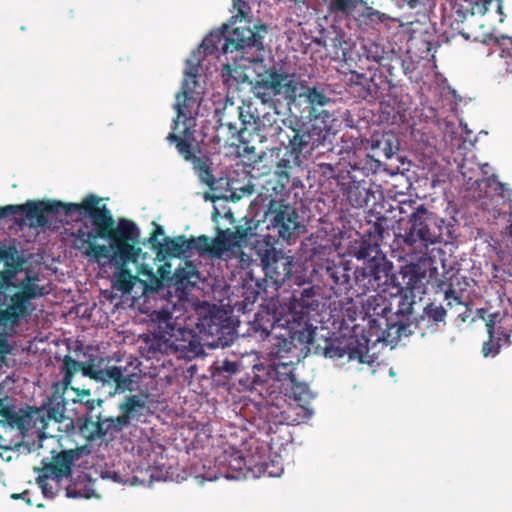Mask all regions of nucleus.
I'll use <instances>...</instances> for the list:
<instances>
[{"instance_id": "nucleus-1", "label": "nucleus", "mask_w": 512, "mask_h": 512, "mask_svg": "<svg viewBox=\"0 0 512 512\" xmlns=\"http://www.w3.org/2000/svg\"><path fill=\"white\" fill-rule=\"evenodd\" d=\"M275 337L270 355L274 357L268 365L266 375L281 383L280 389L296 378L295 366L300 361V353H314L326 358L341 359L348 357V361L357 360L359 363H369L368 339L357 334L340 337H321L315 339V332L306 324H299L290 333Z\"/></svg>"}, {"instance_id": "nucleus-2", "label": "nucleus", "mask_w": 512, "mask_h": 512, "mask_svg": "<svg viewBox=\"0 0 512 512\" xmlns=\"http://www.w3.org/2000/svg\"><path fill=\"white\" fill-rule=\"evenodd\" d=\"M100 198L96 195H88L81 203H62L55 200H37V209L34 222L30 227L38 228L48 225V215L62 213L66 217L78 218L85 216L90 218L92 230H88L87 223H84L74 234L75 249L84 252L93 241L105 239L112 232L113 216L111 211L104 205L99 207Z\"/></svg>"}, {"instance_id": "nucleus-3", "label": "nucleus", "mask_w": 512, "mask_h": 512, "mask_svg": "<svg viewBox=\"0 0 512 512\" xmlns=\"http://www.w3.org/2000/svg\"><path fill=\"white\" fill-rule=\"evenodd\" d=\"M13 277L11 271L0 273V346L5 342V329L28 317L33 310L31 300L46 294L36 276L27 274L19 285L13 283Z\"/></svg>"}, {"instance_id": "nucleus-4", "label": "nucleus", "mask_w": 512, "mask_h": 512, "mask_svg": "<svg viewBox=\"0 0 512 512\" xmlns=\"http://www.w3.org/2000/svg\"><path fill=\"white\" fill-rule=\"evenodd\" d=\"M443 224V219L419 205L401 228L403 232L396 235L395 242L411 262L422 263L428 258L429 246L443 240Z\"/></svg>"}, {"instance_id": "nucleus-5", "label": "nucleus", "mask_w": 512, "mask_h": 512, "mask_svg": "<svg viewBox=\"0 0 512 512\" xmlns=\"http://www.w3.org/2000/svg\"><path fill=\"white\" fill-rule=\"evenodd\" d=\"M418 282L419 277L411 275L410 279L406 282L405 289L402 287L398 288L400 299L396 315L406 321H410L413 314V306L415 304L413 289L416 287ZM389 313H391V309L388 306L382 307L380 311H377V308H374V314L378 317L370 318L368 321L369 336L365 335L368 339V343L371 341L369 337L373 336L376 338L375 342H393L400 340L402 336H408L411 333L409 323L404 320L392 321L388 316ZM361 336H364V334ZM368 356V359L371 362L370 355L368 354Z\"/></svg>"}, {"instance_id": "nucleus-6", "label": "nucleus", "mask_w": 512, "mask_h": 512, "mask_svg": "<svg viewBox=\"0 0 512 512\" xmlns=\"http://www.w3.org/2000/svg\"><path fill=\"white\" fill-rule=\"evenodd\" d=\"M263 204L266 206L264 211V220L267 223V229L270 236L277 242L291 244L298 237V230L301 227L300 216L294 205H292L283 194L276 193L263 198Z\"/></svg>"}, {"instance_id": "nucleus-7", "label": "nucleus", "mask_w": 512, "mask_h": 512, "mask_svg": "<svg viewBox=\"0 0 512 512\" xmlns=\"http://www.w3.org/2000/svg\"><path fill=\"white\" fill-rule=\"evenodd\" d=\"M230 25L224 24L220 31L211 33L206 37L200 47H202L207 54H212L217 49L218 44L221 40H224L222 44V52L227 54L228 52L255 49L256 51L264 50V35L267 33L268 28L264 24L254 25L253 28L246 26L235 27L229 35H226Z\"/></svg>"}, {"instance_id": "nucleus-8", "label": "nucleus", "mask_w": 512, "mask_h": 512, "mask_svg": "<svg viewBox=\"0 0 512 512\" xmlns=\"http://www.w3.org/2000/svg\"><path fill=\"white\" fill-rule=\"evenodd\" d=\"M184 123V128L178 133H169L166 137L167 141L175 145L179 155L187 162L192 164V167L197 174L201 183L214 190L216 180L211 169V159L208 156H197L196 151H200L198 145H194V133L191 126L194 124V117L191 121L181 118Z\"/></svg>"}, {"instance_id": "nucleus-9", "label": "nucleus", "mask_w": 512, "mask_h": 512, "mask_svg": "<svg viewBox=\"0 0 512 512\" xmlns=\"http://www.w3.org/2000/svg\"><path fill=\"white\" fill-rule=\"evenodd\" d=\"M306 82L295 72L290 73L282 66L273 65L265 71L257 84L272 96H281L291 109L300 104Z\"/></svg>"}, {"instance_id": "nucleus-10", "label": "nucleus", "mask_w": 512, "mask_h": 512, "mask_svg": "<svg viewBox=\"0 0 512 512\" xmlns=\"http://www.w3.org/2000/svg\"><path fill=\"white\" fill-rule=\"evenodd\" d=\"M393 264L387 258L368 259L353 271L354 292L353 296L359 297L367 293L386 292V286L392 281Z\"/></svg>"}, {"instance_id": "nucleus-11", "label": "nucleus", "mask_w": 512, "mask_h": 512, "mask_svg": "<svg viewBox=\"0 0 512 512\" xmlns=\"http://www.w3.org/2000/svg\"><path fill=\"white\" fill-rule=\"evenodd\" d=\"M106 239L111 241L112 259L118 267H124L130 261H137L141 252V249L136 247L140 241V231L133 221L121 218L116 226L113 219L112 232Z\"/></svg>"}, {"instance_id": "nucleus-12", "label": "nucleus", "mask_w": 512, "mask_h": 512, "mask_svg": "<svg viewBox=\"0 0 512 512\" xmlns=\"http://www.w3.org/2000/svg\"><path fill=\"white\" fill-rule=\"evenodd\" d=\"M200 61L194 63L193 60L186 61L187 68L184 71V77L181 90L176 95L174 108L177 111V117L174 120L173 129L178 130L181 118L191 121L193 110L197 107L200 96L203 93L202 87L198 82Z\"/></svg>"}, {"instance_id": "nucleus-13", "label": "nucleus", "mask_w": 512, "mask_h": 512, "mask_svg": "<svg viewBox=\"0 0 512 512\" xmlns=\"http://www.w3.org/2000/svg\"><path fill=\"white\" fill-rule=\"evenodd\" d=\"M152 320L156 324V338L169 343L175 350L186 351L194 344L195 335L191 329L182 327L169 308L154 311Z\"/></svg>"}, {"instance_id": "nucleus-14", "label": "nucleus", "mask_w": 512, "mask_h": 512, "mask_svg": "<svg viewBox=\"0 0 512 512\" xmlns=\"http://www.w3.org/2000/svg\"><path fill=\"white\" fill-rule=\"evenodd\" d=\"M478 316L486 321L488 340L483 343L484 357H495L503 346H509L512 333V315L509 313L488 314L485 309L478 310Z\"/></svg>"}, {"instance_id": "nucleus-15", "label": "nucleus", "mask_w": 512, "mask_h": 512, "mask_svg": "<svg viewBox=\"0 0 512 512\" xmlns=\"http://www.w3.org/2000/svg\"><path fill=\"white\" fill-rule=\"evenodd\" d=\"M6 426L25 434L31 429L45 428L46 423L41 409L26 406L16 410L14 405L5 404L4 399H0V427Z\"/></svg>"}, {"instance_id": "nucleus-16", "label": "nucleus", "mask_w": 512, "mask_h": 512, "mask_svg": "<svg viewBox=\"0 0 512 512\" xmlns=\"http://www.w3.org/2000/svg\"><path fill=\"white\" fill-rule=\"evenodd\" d=\"M80 435L87 441L113 440L117 434L123 431L128 425L120 417H105L96 415L95 419L91 414H86L77 420Z\"/></svg>"}, {"instance_id": "nucleus-17", "label": "nucleus", "mask_w": 512, "mask_h": 512, "mask_svg": "<svg viewBox=\"0 0 512 512\" xmlns=\"http://www.w3.org/2000/svg\"><path fill=\"white\" fill-rule=\"evenodd\" d=\"M265 276L272 280L273 284L281 287L292 276L294 266L293 258L282 250L273 246H266L258 250Z\"/></svg>"}, {"instance_id": "nucleus-18", "label": "nucleus", "mask_w": 512, "mask_h": 512, "mask_svg": "<svg viewBox=\"0 0 512 512\" xmlns=\"http://www.w3.org/2000/svg\"><path fill=\"white\" fill-rule=\"evenodd\" d=\"M320 305L318 294L314 286L304 288L299 294L295 291L293 293V300L291 302V319L287 320L288 328L286 333H290L293 328H299V324H306L316 332V327L309 323L310 315L312 312H317ZM315 339L317 333H315Z\"/></svg>"}, {"instance_id": "nucleus-19", "label": "nucleus", "mask_w": 512, "mask_h": 512, "mask_svg": "<svg viewBox=\"0 0 512 512\" xmlns=\"http://www.w3.org/2000/svg\"><path fill=\"white\" fill-rule=\"evenodd\" d=\"M80 457L78 449L63 450L58 453H52L51 460L43 459L41 461V472L51 476V480L59 485L63 478L72 475V467L75 461Z\"/></svg>"}, {"instance_id": "nucleus-20", "label": "nucleus", "mask_w": 512, "mask_h": 512, "mask_svg": "<svg viewBox=\"0 0 512 512\" xmlns=\"http://www.w3.org/2000/svg\"><path fill=\"white\" fill-rule=\"evenodd\" d=\"M351 268L347 263L327 265L322 277L337 297L349 296L354 292V278L351 279Z\"/></svg>"}, {"instance_id": "nucleus-21", "label": "nucleus", "mask_w": 512, "mask_h": 512, "mask_svg": "<svg viewBox=\"0 0 512 512\" xmlns=\"http://www.w3.org/2000/svg\"><path fill=\"white\" fill-rule=\"evenodd\" d=\"M79 371L85 377H89L97 382H102L103 384H106L108 368L97 369L93 362H79L72 358L70 355H66L64 356L63 363L61 365L64 388L71 387L73 377Z\"/></svg>"}, {"instance_id": "nucleus-22", "label": "nucleus", "mask_w": 512, "mask_h": 512, "mask_svg": "<svg viewBox=\"0 0 512 512\" xmlns=\"http://www.w3.org/2000/svg\"><path fill=\"white\" fill-rule=\"evenodd\" d=\"M69 388H64L63 380L61 382L54 383L52 385V395L48 399V403L46 405V415L44 410H42L45 423H47V419H52L56 422H62L65 418V412L67 410V399L65 397L66 392ZM47 426H45L46 428ZM38 429L39 431L44 430Z\"/></svg>"}, {"instance_id": "nucleus-23", "label": "nucleus", "mask_w": 512, "mask_h": 512, "mask_svg": "<svg viewBox=\"0 0 512 512\" xmlns=\"http://www.w3.org/2000/svg\"><path fill=\"white\" fill-rule=\"evenodd\" d=\"M364 162L365 163L362 166H360L361 163L350 165V169H347L346 166L338 164L337 173L334 180L340 187V190H344L345 187H348L349 184L354 182V179L358 178L356 172H361L362 175H368L369 171L375 172L380 166V161L374 159L373 156L369 154L365 155Z\"/></svg>"}, {"instance_id": "nucleus-24", "label": "nucleus", "mask_w": 512, "mask_h": 512, "mask_svg": "<svg viewBox=\"0 0 512 512\" xmlns=\"http://www.w3.org/2000/svg\"><path fill=\"white\" fill-rule=\"evenodd\" d=\"M37 201L28 200L24 204H11L0 207V220L6 217H13L15 222L22 226L25 224V218L34 222L36 216Z\"/></svg>"}, {"instance_id": "nucleus-25", "label": "nucleus", "mask_w": 512, "mask_h": 512, "mask_svg": "<svg viewBox=\"0 0 512 512\" xmlns=\"http://www.w3.org/2000/svg\"><path fill=\"white\" fill-rule=\"evenodd\" d=\"M158 255H162L163 258H181L190 257V246L188 239L184 235H179L174 238L165 237L164 243H157Z\"/></svg>"}, {"instance_id": "nucleus-26", "label": "nucleus", "mask_w": 512, "mask_h": 512, "mask_svg": "<svg viewBox=\"0 0 512 512\" xmlns=\"http://www.w3.org/2000/svg\"><path fill=\"white\" fill-rule=\"evenodd\" d=\"M351 252L358 260L386 258L380 249V242L371 238L370 234H363L359 241L351 246Z\"/></svg>"}, {"instance_id": "nucleus-27", "label": "nucleus", "mask_w": 512, "mask_h": 512, "mask_svg": "<svg viewBox=\"0 0 512 512\" xmlns=\"http://www.w3.org/2000/svg\"><path fill=\"white\" fill-rule=\"evenodd\" d=\"M289 130L290 133H286V137L288 138L287 149L293 157L294 162L299 163L301 154L307 148L311 140V135L304 129L290 127Z\"/></svg>"}, {"instance_id": "nucleus-28", "label": "nucleus", "mask_w": 512, "mask_h": 512, "mask_svg": "<svg viewBox=\"0 0 512 512\" xmlns=\"http://www.w3.org/2000/svg\"><path fill=\"white\" fill-rule=\"evenodd\" d=\"M253 123L255 125L253 126L252 133H255L261 141L281 134L282 129L274 114L266 113L261 117L257 116L256 121Z\"/></svg>"}, {"instance_id": "nucleus-29", "label": "nucleus", "mask_w": 512, "mask_h": 512, "mask_svg": "<svg viewBox=\"0 0 512 512\" xmlns=\"http://www.w3.org/2000/svg\"><path fill=\"white\" fill-rule=\"evenodd\" d=\"M302 99L307 103L305 109L309 116H315L317 107L326 106L331 102L330 97L322 87L309 86L307 82L302 91Z\"/></svg>"}, {"instance_id": "nucleus-30", "label": "nucleus", "mask_w": 512, "mask_h": 512, "mask_svg": "<svg viewBox=\"0 0 512 512\" xmlns=\"http://www.w3.org/2000/svg\"><path fill=\"white\" fill-rule=\"evenodd\" d=\"M354 182L345 187L343 194L346 196L351 206L360 208L368 204L370 199L369 189L363 180L354 179Z\"/></svg>"}, {"instance_id": "nucleus-31", "label": "nucleus", "mask_w": 512, "mask_h": 512, "mask_svg": "<svg viewBox=\"0 0 512 512\" xmlns=\"http://www.w3.org/2000/svg\"><path fill=\"white\" fill-rule=\"evenodd\" d=\"M145 408L146 402L143 399L138 395H130L119 405V410L121 411L119 416L129 426L131 420L138 419L143 415Z\"/></svg>"}, {"instance_id": "nucleus-32", "label": "nucleus", "mask_w": 512, "mask_h": 512, "mask_svg": "<svg viewBox=\"0 0 512 512\" xmlns=\"http://www.w3.org/2000/svg\"><path fill=\"white\" fill-rule=\"evenodd\" d=\"M281 390L285 396L293 399L302 408L309 404L313 397L309 386L304 382L298 381L296 378L291 383L286 384Z\"/></svg>"}, {"instance_id": "nucleus-33", "label": "nucleus", "mask_w": 512, "mask_h": 512, "mask_svg": "<svg viewBox=\"0 0 512 512\" xmlns=\"http://www.w3.org/2000/svg\"><path fill=\"white\" fill-rule=\"evenodd\" d=\"M278 321L279 319L276 318L275 313L263 308L255 314L251 327L255 333H259L262 338H266L275 328Z\"/></svg>"}, {"instance_id": "nucleus-34", "label": "nucleus", "mask_w": 512, "mask_h": 512, "mask_svg": "<svg viewBox=\"0 0 512 512\" xmlns=\"http://www.w3.org/2000/svg\"><path fill=\"white\" fill-rule=\"evenodd\" d=\"M226 109H228V113L237 116L239 123V137L242 141H245L244 135L245 133L252 134L253 126L255 125L253 122L256 121L257 117L250 112L249 107L228 104Z\"/></svg>"}, {"instance_id": "nucleus-35", "label": "nucleus", "mask_w": 512, "mask_h": 512, "mask_svg": "<svg viewBox=\"0 0 512 512\" xmlns=\"http://www.w3.org/2000/svg\"><path fill=\"white\" fill-rule=\"evenodd\" d=\"M106 383H114V394L132 391L133 380L131 375H125L123 369L119 366H111L108 368Z\"/></svg>"}, {"instance_id": "nucleus-36", "label": "nucleus", "mask_w": 512, "mask_h": 512, "mask_svg": "<svg viewBox=\"0 0 512 512\" xmlns=\"http://www.w3.org/2000/svg\"><path fill=\"white\" fill-rule=\"evenodd\" d=\"M370 78L361 73H352L349 92L359 99L372 101Z\"/></svg>"}, {"instance_id": "nucleus-37", "label": "nucleus", "mask_w": 512, "mask_h": 512, "mask_svg": "<svg viewBox=\"0 0 512 512\" xmlns=\"http://www.w3.org/2000/svg\"><path fill=\"white\" fill-rule=\"evenodd\" d=\"M258 455L244 456L240 451L233 452L229 457L225 458L229 469L234 472L242 473L243 471L252 473Z\"/></svg>"}, {"instance_id": "nucleus-38", "label": "nucleus", "mask_w": 512, "mask_h": 512, "mask_svg": "<svg viewBox=\"0 0 512 512\" xmlns=\"http://www.w3.org/2000/svg\"><path fill=\"white\" fill-rule=\"evenodd\" d=\"M241 247L231 229L219 230L214 238V255L220 256L222 253Z\"/></svg>"}, {"instance_id": "nucleus-39", "label": "nucleus", "mask_w": 512, "mask_h": 512, "mask_svg": "<svg viewBox=\"0 0 512 512\" xmlns=\"http://www.w3.org/2000/svg\"><path fill=\"white\" fill-rule=\"evenodd\" d=\"M141 280L132 275V273L125 267H117V271L114 273L113 288L122 292L123 294H130L135 283Z\"/></svg>"}, {"instance_id": "nucleus-40", "label": "nucleus", "mask_w": 512, "mask_h": 512, "mask_svg": "<svg viewBox=\"0 0 512 512\" xmlns=\"http://www.w3.org/2000/svg\"><path fill=\"white\" fill-rule=\"evenodd\" d=\"M283 467L277 462L271 460L267 461L265 455H258L257 462L254 464V468H252V475L254 477L260 476H269V477H278L282 474Z\"/></svg>"}, {"instance_id": "nucleus-41", "label": "nucleus", "mask_w": 512, "mask_h": 512, "mask_svg": "<svg viewBox=\"0 0 512 512\" xmlns=\"http://www.w3.org/2000/svg\"><path fill=\"white\" fill-rule=\"evenodd\" d=\"M373 148L386 159H391L399 151V141L393 133H384L374 142Z\"/></svg>"}, {"instance_id": "nucleus-42", "label": "nucleus", "mask_w": 512, "mask_h": 512, "mask_svg": "<svg viewBox=\"0 0 512 512\" xmlns=\"http://www.w3.org/2000/svg\"><path fill=\"white\" fill-rule=\"evenodd\" d=\"M69 390L75 394L71 401L74 404L84 405L87 410V414H91L96 407L101 406L103 403L102 399L91 398L90 389H80L71 385L68 391Z\"/></svg>"}, {"instance_id": "nucleus-43", "label": "nucleus", "mask_w": 512, "mask_h": 512, "mask_svg": "<svg viewBox=\"0 0 512 512\" xmlns=\"http://www.w3.org/2000/svg\"><path fill=\"white\" fill-rule=\"evenodd\" d=\"M370 84H371V94H372V101L378 100L380 98H383L385 95V92L388 91L391 88V81L388 79L387 76L379 73H374L370 77Z\"/></svg>"}, {"instance_id": "nucleus-44", "label": "nucleus", "mask_w": 512, "mask_h": 512, "mask_svg": "<svg viewBox=\"0 0 512 512\" xmlns=\"http://www.w3.org/2000/svg\"><path fill=\"white\" fill-rule=\"evenodd\" d=\"M188 244L190 246V256L193 250L197 251L200 255H214V239L211 240L210 237L206 235L190 238L188 239Z\"/></svg>"}, {"instance_id": "nucleus-45", "label": "nucleus", "mask_w": 512, "mask_h": 512, "mask_svg": "<svg viewBox=\"0 0 512 512\" xmlns=\"http://www.w3.org/2000/svg\"><path fill=\"white\" fill-rule=\"evenodd\" d=\"M228 104H234L233 102L226 101L222 109L215 110V116L218 119V122L221 126H227L229 130L233 133H237L239 135V123L237 120V116L228 113L227 106Z\"/></svg>"}, {"instance_id": "nucleus-46", "label": "nucleus", "mask_w": 512, "mask_h": 512, "mask_svg": "<svg viewBox=\"0 0 512 512\" xmlns=\"http://www.w3.org/2000/svg\"><path fill=\"white\" fill-rule=\"evenodd\" d=\"M221 77L223 80V83L227 85L228 87H231L233 83L239 84L244 83L247 79V76L243 72V70L239 67L233 68L230 64H224L222 71H221Z\"/></svg>"}, {"instance_id": "nucleus-47", "label": "nucleus", "mask_w": 512, "mask_h": 512, "mask_svg": "<svg viewBox=\"0 0 512 512\" xmlns=\"http://www.w3.org/2000/svg\"><path fill=\"white\" fill-rule=\"evenodd\" d=\"M86 257L95 262H100L101 259H108L113 261V251L110 246L95 244V241L83 252Z\"/></svg>"}, {"instance_id": "nucleus-48", "label": "nucleus", "mask_w": 512, "mask_h": 512, "mask_svg": "<svg viewBox=\"0 0 512 512\" xmlns=\"http://www.w3.org/2000/svg\"><path fill=\"white\" fill-rule=\"evenodd\" d=\"M240 363L237 361H231L228 359L217 361L214 363V370L218 374H223L224 377H231L239 371Z\"/></svg>"}, {"instance_id": "nucleus-49", "label": "nucleus", "mask_w": 512, "mask_h": 512, "mask_svg": "<svg viewBox=\"0 0 512 512\" xmlns=\"http://www.w3.org/2000/svg\"><path fill=\"white\" fill-rule=\"evenodd\" d=\"M423 317H427L429 321L434 323H439L444 321L446 317V310L441 305L429 303L423 309Z\"/></svg>"}, {"instance_id": "nucleus-50", "label": "nucleus", "mask_w": 512, "mask_h": 512, "mask_svg": "<svg viewBox=\"0 0 512 512\" xmlns=\"http://www.w3.org/2000/svg\"><path fill=\"white\" fill-rule=\"evenodd\" d=\"M49 479L51 476L40 473L36 479L38 486L41 488L42 493L45 497L54 498L58 494V489H55L50 483Z\"/></svg>"}, {"instance_id": "nucleus-51", "label": "nucleus", "mask_w": 512, "mask_h": 512, "mask_svg": "<svg viewBox=\"0 0 512 512\" xmlns=\"http://www.w3.org/2000/svg\"><path fill=\"white\" fill-rule=\"evenodd\" d=\"M175 277L182 284H194L195 279L199 278V272L192 265L188 269H180L175 272Z\"/></svg>"}, {"instance_id": "nucleus-52", "label": "nucleus", "mask_w": 512, "mask_h": 512, "mask_svg": "<svg viewBox=\"0 0 512 512\" xmlns=\"http://www.w3.org/2000/svg\"><path fill=\"white\" fill-rule=\"evenodd\" d=\"M3 249L2 261L5 262L6 266H13L15 264L18 267L22 265V260L18 255L16 246H4Z\"/></svg>"}, {"instance_id": "nucleus-53", "label": "nucleus", "mask_w": 512, "mask_h": 512, "mask_svg": "<svg viewBox=\"0 0 512 512\" xmlns=\"http://www.w3.org/2000/svg\"><path fill=\"white\" fill-rule=\"evenodd\" d=\"M233 7L237 10V14L231 17V25H234L237 20L242 21L250 12L249 4L245 0H233Z\"/></svg>"}, {"instance_id": "nucleus-54", "label": "nucleus", "mask_w": 512, "mask_h": 512, "mask_svg": "<svg viewBox=\"0 0 512 512\" xmlns=\"http://www.w3.org/2000/svg\"><path fill=\"white\" fill-rule=\"evenodd\" d=\"M453 284L450 283L449 287L445 290V300L447 301V306L449 308L457 307V306H465L466 303L462 298V295L456 292L453 289Z\"/></svg>"}, {"instance_id": "nucleus-55", "label": "nucleus", "mask_w": 512, "mask_h": 512, "mask_svg": "<svg viewBox=\"0 0 512 512\" xmlns=\"http://www.w3.org/2000/svg\"><path fill=\"white\" fill-rule=\"evenodd\" d=\"M395 4L403 8L408 6L410 9L416 10L417 14L425 13L429 0H392Z\"/></svg>"}, {"instance_id": "nucleus-56", "label": "nucleus", "mask_w": 512, "mask_h": 512, "mask_svg": "<svg viewBox=\"0 0 512 512\" xmlns=\"http://www.w3.org/2000/svg\"><path fill=\"white\" fill-rule=\"evenodd\" d=\"M250 223H252L251 220L247 222L248 225L236 226L235 230L232 231L240 244L247 241L254 235V229L256 227L251 226Z\"/></svg>"}, {"instance_id": "nucleus-57", "label": "nucleus", "mask_w": 512, "mask_h": 512, "mask_svg": "<svg viewBox=\"0 0 512 512\" xmlns=\"http://www.w3.org/2000/svg\"><path fill=\"white\" fill-rule=\"evenodd\" d=\"M317 172L324 178L330 180L335 179V175L337 173V165H332L330 163H319L317 165Z\"/></svg>"}, {"instance_id": "nucleus-58", "label": "nucleus", "mask_w": 512, "mask_h": 512, "mask_svg": "<svg viewBox=\"0 0 512 512\" xmlns=\"http://www.w3.org/2000/svg\"><path fill=\"white\" fill-rule=\"evenodd\" d=\"M384 227L381 223L375 222L364 234H370L371 238L381 242L383 239Z\"/></svg>"}, {"instance_id": "nucleus-59", "label": "nucleus", "mask_w": 512, "mask_h": 512, "mask_svg": "<svg viewBox=\"0 0 512 512\" xmlns=\"http://www.w3.org/2000/svg\"><path fill=\"white\" fill-rule=\"evenodd\" d=\"M292 168L291 161L286 158H282L277 163V173L280 176H285L287 179L289 178L288 170Z\"/></svg>"}, {"instance_id": "nucleus-60", "label": "nucleus", "mask_w": 512, "mask_h": 512, "mask_svg": "<svg viewBox=\"0 0 512 512\" xmlns=\"http://www.w3.org/2000/svg\"><path fill=\"white\" fill-rule=\"evenodd\" d=\"M265 367H263L262 365H254L253 366V372H254V378H253V381H252V387L253 388H256L257 385H261L263 384L266 379L262 378L257 372H260V371H265Z\"/></svg>"}, {"instance_id": "nucleus-61", "label": "nucleus", "mask_w": 512, "mask_h": 512, "mask_svg": "<svg viewBox=\"0 0 512 512\" xmlns=\"http://www.w3.org/2000/svg\"><path fill=\"white\" fill-rule=\"evenodd\" d=\"M163 234H164L163 228L161 226H156V228L154 229V231L152 232L151 237H150V242H151V245L153 248L157 249V243H160L158 241V236L163 235Z\"/></svg>"}, {"instance_id": "nucleus-62", "label": "nucleus", "mask_w": 512, "mask_h": 512, "mask_svg": "<svg viewBox=\"0 0 512 512\" xmlns=\"http://www.w3.org/2000/svg\"><path fill=\"white\" fill-rule=\"evenodd\" d=\"M353 3L354 0H335V6L342 11L350 9Z\"/></svg>"}, {"instance_id": "nucleus-63", "label": "nucleus", "mask_w": 512, "mask_h": 512, "mask_svg": "<svg viewBox=\"0 0 512 512\" xmlns=\"http://www.w3.org/2000/svg\"><path fill=\"white\" fill-rule=\"evenodd\" d=\"M364 15H377L378 16V19L383 22L385 21L386 19H388V16L387 14L385 13H382L380 11H377V10H373L371 8H369L365 13Z\"/></svg>"}, {"instance_id": "nucleus-64", "label": "nucleus", "mask_w": 512, "mask_h": 512, "mask_svg": "<svg viewBox=\"0 0 512 512\" xmlns=\"http://www.w3.org/2000/svg\"><path fill=\"white\" fill-rule=\"evenodd\" d=\"M8 347L7 342V329H5V342L0 346V361L4 359V354L7 352L6 348Z\"/></svg>"}]
</instances>
